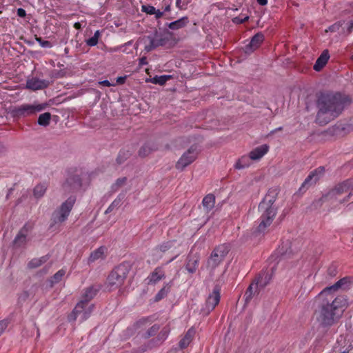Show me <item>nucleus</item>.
Listing matches in <instances>:
<instances>
[{
  "instance_id": "5fc2aeb1",
  "label": "nucleus",
  "mask_w": 353,
  "mask_h": 353,
  "mask_svg": "<svg viewBox=\"0 0 353 353\" xmlns=\"http://www.w3.org/2000/svg\"><path fill=\"white\" fill-rule=\"evenodd\" d=\"M164 12L161 11L160 10H156L155 13L153 14H155V18L157 19H160L163 15Z\"/></svg>"
},
{
  "instance_id": "72a5a7b5",
  "label": "nucleus",
  "mask_w": 353,
  "mask_h": 353,
  "mask_svg": "<svg viewBox=\"0 0 353 353\" xmlns=\"http://www.w3.org/2000/svg\"><path fill=\"white\" fill-rule=\"evenodd\" d=\"M130 155L131 153L128 150H121L117 157V163L119 165L123 163L130 157Z\"/></svg>"
},
{
  "instance_id": "7c9ffc66",
  "label": "nucleus",
  "mask_w": 353,
  "mask_h": 353,
  "mask_svg": "<svg viewBox=\"0 0 353 353\" xmlns=\"http://www.w3.org/2000/svg\"><path fill=\"white\" fill-rule=\"evenodd\" d=\"M47 187L44 184H37L33 189V196L36 199L42 198L46 194Z\"/></svg>"
},
{
  "instance_id": "69168bd1",
  "label": "nucleus",
  "mask_w": 353,
  "mask_h": 353,
  "mask_svg": "<svg viewBox=\"0 0 353 353\" xmlns=\"http://www.w3.org/2000/svg\"><path fill=\"white\" fill-rule=\"evenodd\" d=\"M74 27H75V28L79 29V28H80L81 25L79 23H75Z\"/></svg>"
},
{
  "instance_id": "20e7f679",
  "label": "nucleus",
  "mask_w": 353,
  "mask_h": 353,
  "mask_svg": "<svg viewBox=\"0 0 353 353\" xmlns=\"http://www.w3.org/2000/svg\"><path fill=\"white\" fill-rule=\"evenodd\" d=\"M276 196L274 193L269 192L259 205V211L261 213V222L257 228L259 232H263L270 226L276 213L277 208L274 205Z\"/></svg>"
},
{
  "instance_id": "774afa93",
  "label": "nucleus",
  "mask_w": 353,
  "mask_h": 353,
  "mask_svg": "<svg viewBox=\"0 0 353 353\" xmlns=\"http://www.w3.org/2000/svg\"><path fill=\"white\" fill-rule=\"evenodd\" d=\"M179 254H176L174 257H173L172 259H171L169 262H171Z\"/></svg>"
},
{
  "instance_id": "5701e85b",
  "label": "nucleus",
  "mask_w": 353,
  "mask_h": 353,
  "mask_svg": "<svg viewBox=\"0 0 353 353\" xmlns=\"http://www.w3.org/2000/svg\"><path fill=\"white\" fill-rule=\"evenodd\" d=\"M330 55L327 50L323 51L320 57L316 61L314 65V70L316 71H320L327 63L329 60Z\"/></svg>"
},
{
  "instance_id": "6ab92c4d",
  "label": "nucleus",
  "mask_w": 353,
  "mask_h": 353,
  "mask_svg": "<svg viewBox=\"0 0 353 353\" xmlns=\"http://www.w3.org/2000/svg\"><path fill=\"white\" fill-rule=\"evenodd\" d=\"M352 277H344L339 281H338L333 285L326 288L322 292L321 294L326 293L327 292H330L331 290H336L339 288H342L343 290H347L350 288L351 284L352 283Z\"/></svg>"
},
{
  "instance_id": "c03bdc74",
  "label": "nucleus",
  "mask_w": 353,
  "mask_h": 353,
  "mask_svg": "<svg viewBox=\"0 0 353 353\" xmlns=\"http://www.w3.org/2000/svg\"><path fill=\"white\" fill-rule=\"evenodd\" d=\"M36 41L40 44V46L43 48H50L52 46L49 41H44L41 37H35Z\"/></svg>"
},
{
  "instance_id": "49530a36",
  "label": "nucleus",
  "mask_w": 353,
  "mask_h": 353,
  "mask_svg": "<svg viewBox=\"0 0 353 353\" xmlns=\"http://www.w3.org/2000/svg\"><path fill=\"white\" fill-rule=\"evenodd\" d=\"M249 17L245 15L244 17L239 16L233 18L232 21L236 24H241L248 20Z\"/></svg>"
},
{
  "instance_id": "a18cd8bd",
  "label": "nucleus",
  "mask_w": 353,
  "mask_h": 353,
  "mask_svg": "<svg viewBox=\"0 0 353 353\" xmlns=\"http://www.w3.org/2000/svg\"><path fill=\"white\" fill-rule=\"evenodd\" d=\"M341 26H342V23L341 21H338V22L334 23L333 25L330 26L325 30V32H329V31L332 32H336V31H338L340 29Z\"/></svg>"
},
{
  "instance_id": "bf43d9fd",
  "label": "nucleus",
  "mask_w": 353,
  "mask_h": 353,
  "mask_svg": "<svg viewBox=\"0 0 353 353\" xmlns=\"http://www.w3.org/2000/svg\"><path fill=\"white\" fill-rule=\"evenodd\" d=\"M353 29V21H351L347 27V32L350 34Z\"/></svg>"
},
{
  "instance_id": "58836bf2",
  "label": "nucleus",
  "mask_w": 353,
  "mask_h": 353,
  "mask_svg": "<svg viewBox=\"0 0 353 353\" xmlns=\"http://www.w3.org/2000/svg\"><path fill=\"white\" fill-rule=\"evenodd\" d=\"M99 37L100 32L99 30H97L91 38L85 41L86 44L92 47L95 46L98 43Z\"/></svg>"
},
{
  "instance_id": "a878e982",
  "label": "nucleus",
  "mask_w": 353,
  "mask_h": 353,
  "mask_svg": "<svg viewBox=\"0 0 353 353\" xmlns=\"http://www.w3.org/2000/svg\"><path fill=\"white\" fill-rule=\"evenodd\" d=\"M188 23V18L187 17H183L175 21L170 23L168 24V27L172 30H178L186 26Z\"/></svg>"
},
{
  "instance_id": "7ed1b4c3",
  "label": "nucleus",
  "mask_w": 353,
  "mask_h": 353,
  "mask_svg": "<svg viewBox=\"0 0 353 353\" xmlns=\"http://www.w3.org/2000/svg\"><path fill=\"white\" fill-rule=\"evenodd\" d=\"M353 194V179H349L340 183L330 190L326 194L322 196L314 204L316 207L321 206L323 203H329L334 207L349 201Z\"/></svg>"
},
{
  "instance_id": "79ce46f5",
  "label": "nucleus",
  "mask_w": 353,
  "mask_h": 353,
  "mask_svg": "<svg viewBox=\"0 0 353 353\" xmlns=\"http://www.w3.org/2000/svg\"><path fill=\"white\" fill-rule=\"evenodd\" d=\"M150 152L151 148L148 145H144L139 150V155L140 157H144L148 156L150 153Z\"/></svg>"
},
{
  "instance_id": "0eeeda50",
  "label": "nucleus",
  "mask_w": 353,
  "mask_h": 353,
  "mask_svg": "<svg viewBox=\"0 0 353 353\" xmlns=\"http://www.w3.org/2000/svg\"><path fill=\"white\" fill-rule=\"evenodd\" d=\"M268 274L259 276L249 285L246 290L244 298L246 303H248L255 296L258 295L260 290L263 289L268 283Z\"/></svg>"
},
{
  "instance_id": "9b49d317",
  "label": "nucleus",
  "mask_w": 353,
  "mask_h": 353,
  "mask_svg": "<svg viewBox=\"0 0 353 353\" xmlns=\"http://www.w3.org/2000/svg\"><path fill=\"white\" fill-rule=\"evenodd\" d=\"M197 155L196 146H191L179 159L176 163V168L181 171L183 170L196 159Z\"/></svg>"
},
{
  "instance_id": "e2e57ef3",
  "label": "nucleus",
  "mask_w": 353,
  "mask_h": 353,
  "mask_svg": "<svg viewBox=\"0 0 353 353\" xmlns=\"http://www.w3.org/2000/svg\"><path fill=\"white\" fill-rule=\"evenodd\" d=\"M146 350H147V348H143L141 350V351H139V350H134L132 351V353H141V352H143L145 351Z\"/></svg>"
},
{
  "instance_id": "423d86ee",
  "label": "nucleus",
  "mask_w": 353,
  "mask_h": 353,
  "mask_svg": "<svg viewBox=\"0 0 353 353\" xmlns=\"http://www.w3.org/2000/svg\"><path fill=\"white\" fill-rule=\"evenodd\" d=\"M47 105V103L22 104L12 108L10 113L14 119L25 118L41 112L46 108Z\"/></svg>"
},
{
  "instance_id": "13d9d810",
  "label": "nucleus",
  "mask_w": 353,
  "mask_h": 353,
  "mask_svg": "<svg viewBox=\"0 0 353 353\" xmlns=\"http://www.w3.org/2000/svg\"><path fill=\"white\" fill-rule=\"evenodd\" d=\"M148 63L146 57H143L139 59V64L146 65Z\"/></svg>"
},
{
  "instance_id": "4d7b16f0",
  "label": "nucleus",
  "mask_w": 353,
  "mask_h": 353,
  "mask_svg": "<svg viewBox=\"0 0 353 353\" xmlns=\"http://www.w3.org/2000/svg\"><path fill=\"white\" fill-rule=\"evenodd\" d=\"M125 77H119L117 79V83L119 84H123L125 82Z\"/></svg>"
},
{
  "instance_id": "37998d69",
  "label": "nucleus",
  "mask_w": 353,
  "mask_h": 353,
  "mask_svg": "<svg viewBox=\"0 0 353 353\" xmlns=\"http://www.w3.org/2000/svg\"><path fill=\"white\" fill-rule=\"evenodd\" d=\"M141 10L148 14H153L156 12V8L150 5H143Z\"/></svg>"
},
{
  "instance_id": "2f4dec72",
  "label": "nucleus",
  "mask_w": 353,
  "mask_h": 353,
  "mask_svg": "<svg viewBox=\"0 0 353 353\" xmlns=\"http://www.w3.org/2000/svg\"><path fill=\"white\" fill-rule=\"evenodd\" d=\"M51 119V114L50 112H45L41 114L38 118V124L41 126H48L50 124Z\"/></svg>"
},
{
  "instance_id": "ea45409f",
  "label": "nucleus",
  "mask_w": 353,
  "mask_h": 353,
  "mask_svg": "<svg viewBox=\"0 0 353 353\" xmlns=\"http://www.w3.org/2000/svg\"><path fill=\"white\" fill-rule=\"evenodd\" d=\"M175 241H168L160 245L157 249L159 250L162 252H165L166 251L172 249L174 247Z\"/></svg>"
},
{
  "instance_id": "c9c22d12",
  "label": "nucleus",
  "mask_w": 353,
  "mask_h": 353,
  "mask_svg": "<svg viewBox=\"0 0 353 353\" xmlns=\"http://www.w3.org/2000/svg\"><path fill=\"white\" fill-rule=\"evenodd\" d=\"M65 274V270L63 269L59 270L56 274H54V275L50 279L51 285L59 283L62 279Z\"/></svg>"
},
{
  "instance_id": "e433bc0d",
  "label": "nucleus",
  "mask_w": 353,
  "mask_h": 353,
  "mask_svg": "<svg viewBox=\"0 0 353 353\" xmlns=\"http://www.w3.org/2000/svg\"><path fill=\"white\" fill-rule=\"evenodd\" d=\"M127 178L121 177L116 180L115 183L112 184L111 189L113 192H117L121 187L126 183Z\"/></svg>"
},
{
  "instance_id": "603ef678",
  "label": "nucleus",
  "mask_w": 353,
  "mask_h": 353,
  "mask_svg": "<svg viewBox=\"0 0 353 353\" xmlns=\"http://www.w3.org/2000/svg\"><path fill=\"white\" fill-rule=\"evenodd\" d=\"M17 15L20 17H25L26 16V12L23 8H18L17 10Z\"/></svg>"
},
{
  "instance_id": "6e6d98bb",
  "label": "nucleus",
  "mask_w": 353,
  "mask_h": 353,
  "mask_svg": "<svg viewBox=\"0 0 353 353\" xmlns=\"http://www.w3.org/2000/svg\"><path fill=\"white\" fill-rule=\"evenodd\" d=\"M99 83L100 85H102L106 86V87H110V86L112 85V84L110 83L108 80H103L102 81H100Z\"/></svg>"
},
{
  "instance_id": "c756f323",
  "label": "nucleus",
  "mask_w": 353,
  "mask_h": 353,
  "mask_svg": "<svg viewBox=\"0 0 353 353\" xmlns=\"http://www.w3.org/2000/svg\"><path fill=\"white\" fill-rule=\"evenodd\" d=\"M48 259V255L43 256L40 258L33 259L28 263V267L30 269L37 268L47 262Z\"/></svg>"
},
{
  "instance_id": "f257e3e1",
  "label": "nucleus",
  "mask_w": 353,
  "mask_h": 353,
  "mask_svg": "<svg viewBox=\"0 0 353 353\" xmlns=\"http://www.w3.org/2000/svg\"><path fill=\"white\" fill-rule=\"evenodd\" d=\"M352 103L350 96L337 92L326 91L317 95L316 122L324 125L342 114Z\"/></svg>"
},
{
  "instance_id": "393cba45",
  "label": "nucleus",
  "mask_w": 353,
  "mask_h": 353,
  "mask_svg": "<svg viewBox=\"0 0 353 353\" xmlns=\"http://www.w3.org/2000/svg\"><path fill=\"white\" fill-rule=\"evenodd\" d=\"M203 206L205 210L208 212L212 210L215 204V196L212 194H207L203 199Z\"/></svg>"
},
{
  "instance_id": "1a4fd4ad",
  "label": "nucleus",
  "mask_w": 353,
  "mask_h": 353,
  "mask_svg": "<svg viewBox=\"0 0 353 353\" xmlns=\"http://www.w3.org/2000/svg\"><path fill=\"white\" fill-rule=\"evenodd\" d=\"M94 305L81 300L75 306L72 313L69 316L70 321H75L79 317L81 321L89 318L94 309Z\"/></svg>"
},
{
  "instance_id": "4468645a",
  "label": "nucleus",
  "mask_w": 353,
  "mask_h": 353,
  "mask_svg": "<svg viewBox=\"0 0 353 353\" xmlns=\"http://www.w3.org/2000/svg\"><path fill=\"white\" fill-rule=\"evenodd\" d=\"M220 298V288L219 286H215L212 292L209 294L205 302V307L203 309V311L206 314H209L210 312L213 310L219 304Z\"/></svg>"
},
{
  "instance_id": "09e8293b",
  "label": "nucleus",
  "mask_w": 353,
  "mask_h": 353,
  "mask_svg": "<svg viewBox=\"0 0 353 353\" xmlns=\"http://www.w3.org/2000/svg\"><path fill=\"white\" fill-rule=\"evenodd\" d=\"M9 324L8 319H4L0 321V335L4 332Z\"/></svg>"
},
{
  "instance_id": "f3484780",
  "label": "nucleus",
  "mask_w": 353,
  "mask_h": 353,
  "mask_svg": "<svg viewBox=\"0 0 353 353\" xmlns=\"http://www.w3.org/2000/svg\"><path fill=\"white\" fill-rule=\"evenodd\" d=\"M200 256L197 253H190L188 254L187 257V261L185 263V270L190 274H194L196 272L199 263Z\"/></svg>"
},
{
  "instance_id": "b1692460",
  "label": "nucleus",
  "mask_w": 353,
  "mask_h": 353,
  "mask_svg": "<svg viewBox=\"0 0 353 353\" xmlns=\"http://www.w3.org/2000/svg\"><path fill=\"white\" fill-rule=\"evenodd\" d=\"M195 334V330L190 328L188 330L183 338L179 341V347L181 349L186 348L192 341Z\"/></svg>"
},
{
  "instance_id": "a19ab883",
  "label": "nucleus",
  "mask_w": 353,
  "mask_h": 353,
  "mask_svg": "<svg viewBox=\"0 0 353 353\" xmlns=\"http://www.w3.org/2000/svg\"><path fill=\"white\" fill-rule=\"evenodd\" d=\"M169 287H163L155 296V301H158L166 296L169 292Z\"/></svg>"
},
{
  "instance_id": "4c0bfd02",
  "label": "nucleus",
  "mask_w": 353,
  "mask_h": 353,
  "mask_svg": "<svg viewBox=\"0 0 353 353\" xmlns=\"http://www.w3.org/2000/svg\"><path fill=\"white\" fill-rule=\"evenodd\" d=\"M150 323V319L149 317H143L137 321L134 324V327L135 329H140Z\"/></svg>"
},
{
  "instance_id": "ddd939ff",
  "label": "nucleus",
  "mask_w": 353,
  "mask_h": 353,
  "mask_svg": "<svg viewBox=\"0 0 353 353\" xmlns=\"http://www.w3.org/2000/svg\"><path fill=\"white\" fill-rule=\"evenodd\" d=\"M325 172L324 167H319L311 172L310 174L307 176L301 188H299L300 192H305L309 187L316 184V183L323 176Z\"/></svg>"
},
{
  "instance_id": "dca6fc26",
  "label": "nucleus",
  "mask_w": 353,
  "mask_h": 353,
  "mask_svg": "<svg viewBox=\"0 0 353 353\" xmlns=\"http://www.w3.org/2000/svg\"><path fill=\"white\" fill-rule=\"evenodd\" d=\"M264 41V35L261 32L256 33L252 37L250 43L243 47L246 54H251L256 50Z\"/></svg>"
},
{
  "instance_id": "4be33fe9",
  "label": "nucleus",
  "mask_w": 353,
  "mask_h": 353,
  "mask_svg": "<svg viewBox=\"0 0 353 353\" xmlns=\"http://www.w3.org/2000/svg\"><path fill=\"white\" fill-rule=\"evenodd\" d=\"M269 150L268 145L259 146L250 152V158L252 160H258L264 156Z\"/></svg>"
},
{
  "instance_id": "052dcab7",
  "label": "nucleus",
  "mask_w": 353,
  "mask_h": 353,
  "mask_svg": "<svg viewBox=\"0 0 353 353\" xmlns=\"http://www.w3.org/2000/svg\"><path fill=\"white\" fill-rule=\"evenodd\" d=\"M257 2L261 6H265L268 3V0H257Z\"/></svg>"
},
{
  "instance_id": "680f3d73",
  "label": "nucleus",
  "mask_w": 353,
  "mask_h": 353,
  "mask_svg": "<svg viewBox=\"0 0 353 353\" xmlns=\"http://www.w3.org/2000/svg\"><path fill=\"white\" fill-rule=\"evenodd\" d=\"M6 150V148L3 144L0 143V153L3 152Z\"/></svg>"
},
{
  "instance_id": "de8ad7c7",
  "label": "nucleus",
  "mask_w": 353,
  "mask_h": 353,
  "mask_svg": "<svg viewBox=\"0 0 353 353\" xmlns=\"http://www.w3.org/2000/svg\"><path fill=\"white\" fill-rule=\"evenodd\" d=\"M327 274L333 277L337 274V267L335 265H331L327 269Z\"/></svg>"
},
{
  "instance_id": "39448f33",
  "label": "nucleus",
  "mask_w": 353,
  "mask_h": 353,
  "mask_svg": "<svg viewBox=\"0 0 353 353\" xmlns=\"http://www.w3.org/2000/svg\"><path fill=\"white\" fill-rule=\"evenodd\" d=\"M129 272L128 266L121 263L117 266L109 274L107 285L109 290H116L123 285Z\"/></svg>"
},
{
  "instance_id": "8fccbe9b",
  "label": "nucleus",
  "mask_w": 353,
  "mask_h": 353,
  "mask_svg": "<svg viewBox=\"0 0 353 353\" xmlns=\"http://www.w3.org/2000/svg\"><path fill=\"white\" fill-rule=\"evenodd\" d=\"M29 297V294L28 292H22L19 296V301L20 302L25 301Z\"/></svg>"
},
{
  "instance_id": "2eb2a0df",
  "label": "nucleus",
  "mask_w": 353,
  "mask_h": 353,
  "mask_svg": "<svg viewBox=\"0 0 353 353\" xmlns=\"http://www.w3.org/2000/svg\"><path fill=\"white\" fill-rule=\"evenodd\" d=\"M31 230V227L28 224H25L19 231L15 236L12 244L15 248H23L28 242V234Z\"/></svg>"
},
{
  "instance_id": "c85d7f7f",
  "label": "nucleus",
  "mask_w": 353,
  "mask_h": 353,
  "mask_svg": "<svg viewBox=\"0 0 353 353\" xmlns=\"http://www.w3.org/2000/svg\"><path fill=\"white\" fill-rule=\"evenodd\" d=\"M165 277V274L161 268H157L150 274L149 279L150 283H157L161 279Z\"/></svg>"
},
{
  "instance_id": "338daca9",
  "label": "nucleus",
  "mask_w": 353,
  "mask_h": 353,
  "mask_svg": "<svg viewBox=\"0 0 353 353\" xmlns=\"http://www.w3.org/2000/svg\"><path fill=\"white\" fill-rule=\"evenodd\" d=\"M111 208H112V205H110V206L108 208V210H106V213H107V212H110V211H111Z\"/></svg>"
},
{
  "instance_id": "412c9836",
  "label": "nucleus",
  "mask_w": 353,
  "mask_h": 353,
  "mask_svg": "<svg viewBox=\"0 0 353 353\" xmlns=\"http://www.w3.org/2000/svg\"><path fill=\"white\" fill-rule=\"evenodd\" d=\"M170 329L167 327H163L158 334L157 337L149 341L148 347L152 348L156 345L161 344L168 336Z\"/></svg>"
},
{
  "instance_id": "f8f14e48",
  "label": "nucleus",
  "mask_w": 353,
  "mask_h": 353,
  "mask_svg": "<svg viewBox=\"0 0 353 353\" xmlns=\"http://www.w3.org/2000/svg\"><path fill=\"white\" fill-rule=\"evenodd\" d=\"M229 252L228 248L225 245L216 247L211 254L208 261V266L216 268L225 257Z\"/></svg>"
},
{
  "instance_id": "9d476101",
  "label": "nucleus",
  "mask_w": 353,
  "mask_h": 353,
  "mask_svg": "<svg viewBox=\"0 0 353 353\" xmlns=\"http://www.w3.org/2000/svg\"><path fill=\"white\" fill-rule=\"evenodd\" d=\"M167 39L165 38H163L156 33L154 36H144L137 41V43L144 45V50L148 52L159 46L165 45Z\"/></svg>"
},
{
  "instance_id": "864d4df0",
  "label": "nucleus",
  "mask_w": 353,
  "mask_h": 353,
  "mask_svg": "<svg viewBox=\"0 0 353 353\" xmlns=\"http://www.w3.org/2000/svg\"><path fill=\"white\" fill-rule=\"evenodd\" d=\"M182 0H176V6L180 10L185 9L186 4L181 5Z\"/></svg>"
},
{
  "instance_id": "cd10ccee",
  "label": "nucleus",
  "mask_w": 353,
  "mask_h": 353,
  "mask_svg": "<svg viewBox=\"0 0 353 353\" xmlns=\"http://www.w3.org/2000/svg\"><path fill=\"white\" fill-rule=\"evenodd\" d=\"M104 247H100L94 252H92L90 254V257L88 258V263H92L98 259H104Z\"/></svg>"
},
{
  "instance_id": "aec40b11",
  "label": "nucleus",
  "mask_w": 353,
  "mask_h": 353,
  "mask_svg": "<svg viewBox=\"0 0 353 353\" xmlns=\"http://www.w3.org/2000/svg\"><path fill=\"white\" fill-rule=\"evenodd\" d=\"M49 85V81L45 79H40L38 78H31L27 80L26 87L32 90H41L47 88Z\"/></svg>"
},
{
  "instance_id": "0e129e2a",
  "label": "nucleus",
  "mask_w": 353,
  "mask_h": 353,
  "mask_svg": "<svg viewBox=\"0 0 353 353\" xmlns=\"http://www.w3.org/2000/svg\"><path fill=\"white\" fill-rule=\"evenodd\" d=\"M170 10V5L168 4L165 7L164 10L163 12H169Z\"/></svg>"
},
{
  "instance_id": "3c124183",
  "label": "nucleus",
  "mask_w": 353,
  "mask_h": 353,
  "mask_svg": "<svg viewBox=\"0 0 353 353\" xmlns=\"http://www.w3.org/2000/svg\"><path fill=\"white\" fill-rule=\"evenodd\" d=\"M243 158H242L241 159H239L236 162V163L235 165V168L236 169H243V168H244L246 166L245 164H243Z\"/></svg>"
},
{
  "instance_id": "bb28decb",
  "label": "nucleus",
  "mask_w": 353,
  "mask_h": 353,
  "mask_svg": "<svg viewBox=\"0 0 353 353\" xmlns=\"http://www.w3.org/2000/svg\"><path fill=\"white\" fill-rule=\"evenodd\" d=\"M99 290V287L94 288L91 286L88 288L83 293L81 300L86 301L87 303H89L90 301L95 296Z\"/></svg>"
},
{
  "instance_id": "f704fd0d",
  "label": "nucleus",
  "mask_w": 353,
  "mask_h": 353,
  "mask_svg": "<svg viewBox=\"0 0 353 353\" xmlns=\"http://www.w3.org/2000/svg\"><path fill=\"white\" fill-rule=\"evenodd\" d=\"M170 79H171L170 75H162V76L157 75L152 78V82L153 83L162 85L165 84L166 83V81L168 80H169Z\"/></svg>"
},
{
  "instance_id": "f03ea898",
  "label": "nucleus",
  "mask_w": 353,
  "mask_h": 353,
  "mask_svg": "<svg viewBox=\"0 0 353 353\" xmlns=\"http://www.w3.org/2000/svg\"><path fill=\"white\" fill-rule=\"evenodd\" d=\"M347 307V301L343 296L335 298L332 303H323L321 306L319 321L323 327H331L337 323Z\"/></svg>"
},
{
  "instance_id": "a211bd4d",
  "label": "nucleus",
  "mask_w": 353,
  "mask_h": 353,
  "mask_svg": "<svg viewBox=\"0 0 353 353\" xmlns=\"http://www.w3.org/2000/svg\"><path fill=\"white\" fill-rule=\"evenodd\" d=\"M81 187V179L78 175L69 176L63 184L65 191L72 192L79 189Z\"/></svg>"
},
{
  "instance_id": "6e6552de",
  "label": "nucleus",
  "mask_w": 353,
  "mask_h": 353,
  "mask_svg": "<svg viewBox=\"0 0 353 353\" xmlns=\"http://www.w3.org/2000/svg\"><path fill=\"white\" fill-rule=\"evenodd\" d=\"M75 201L74 196H70L61 205L59 208L54 212L52 219L54 223H63L68 219Z\"/></svg>"
},
{
  "instance_id": "473e14b6",
  "label": "nucleus",
  "mask_w": 353,
  "mask_h": 353,
  "mask_svg": "<svg viewBox=\"0 0 353 353\" xmlns=\"http://www.w3.org/2000/svg\"><path fill=\"white\" fill-rule=\"evenodd\" d=\"M160 326L158 324L153 325L145 333L143 334L142 337L147 339L151 336H154L159 330Z\"/></svg>"
}]
</instances>
